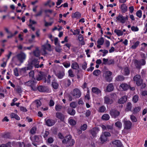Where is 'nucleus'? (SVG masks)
<instances>
[{
	"label": "nucleus",
	"instance_id": "nucleus-52",
	"mask_svg": "<svg viewBox=\"0 0 147 147\" xmlns=\"http://www.w3.org/2000/svg\"><path fill=\"white\" fill-rule=\"evenodd\" d=\"M131 108V104L130 102H128L127 107V111H130Z\"/></svg>",
	"mask_w": 147,
	"mask_h": 147
},
{
	"label": "nucleus",
	"instance_id": "nucleus-29",
	"mask_svg": "<svg viewBox=\"0 0 147 147\" xmlns=\"http://www.w3.org/2000/svg\"><path fill=\"white\" fill-rule=\"evenodd\" d=\"M68 113L71 115H74L76 113L75 111L71 108H69L67 110Z\"/></svg>",
	"mask_w": 147,
	"mask_h": 147
},
{
	"label": "nucleus",
	"instance_id": "nucleus-53",
	"mask_svg": "<svg viewBox=\"0 0 147 147\" xmlns=\"http://www.w3.org/2000/svg\"><path fill=\"white\" fill-rule=\"evenodd\" d=\"M42 9H41L37 14H35L34 16L35 17L40 16L42 15Z\"/></svg>",
	"mask_w": 147,
	"mask_h": 147
},
{
	"label": "nucleus",
	"instance_id": "nucleus-57",
	"mask_svg": "<svg viewBox=\"0 0 147 147\" xmlns=\"http://www.w3.org/2000/svg\"><path fill=\"white\" fill-rule=\"evenodd\" d=\"M138 97L137 95H135L133 98V100L135 102H136L138 100Z\"/></svg>",
	"mask_w": 147,
	"mask_h": 147
},
{
	"label": "nucleus",
	"instance_id": "nucleus-34",
	"mask_svg": "<svg viewBox=\"0 0 147 147\" xmlns=\"http://www.w3.org/2000/svg\"><path fill=\"white\" fill-rule=\"evenodd\" d=\"M10 116L11 118H15L18 120H19L20 119V117L16 114L15 113H11L10 115Z\"/></svg>",
	"mask_w": 147,
	"mask_h": 147
},
{
	"label": "nucleus",
	"instance_id": "nucleus-11",
	"mask_svg": "<svg viewBox=\"0 0 147 147\" xmlns=\"http://www.w3.org/2000/svg\"><path fill=\"white\" fill-rule=\"evenodd\" d=\"M24 84L26 86H30L31 89L34 90L36 88L34 86V81H29L27 82L24 83Z\"/></svg>",
	"mask_w": 147,
	"mask_h": 147
},
{
	"label": "nucleus",
	"instance_id": "nucleus-19",
	"mask_svg": "<svg viewBox=\"0 0 147 147\" xmlns=\"http://www.w3.org/2000/svg\"><path fill=\"white\" fill-rule=\"evenodd\" d=\"M120 86L123 90L126 91L129 88L130 85L126 83H123L120 85Z\"/></svg>",
	"mask_w": 147,
	"mask_h": 147
},
{
	"label": "nucleus",
	"instance_id": "nucleus-21",
	"mask_svg": "<svg viewBox=\"0 0 147 147\" xmlns=\"http://www.w3.org/2000/svg\"><path fill=\"white\" fill-rule=\"evenodd\" d=\"M92 90L93 93L96 94L101 95V91L96 87H93L92 88Z\"/></svg>",
	"mask_w": 147,
	"mask_h": 147
},
{
	"label": "nucleus",
	"instance_id": "nucleus-39",
	"mask_svg": "<svg viewBox=\"0 0 147 147\" xmlns=\"http://www.w3.org/2000/svg\"><path fill=\"white\" fill-rule=\"evenodd\" d=\"M110 117L107 114H105L103 115L102 117V119L104 120H107L109 119Z\"/></svg>",
	"mask_w": 147,
	"mask_h": 147
},
{
	"label": "nucleus",
	"instance_id": "nucleus-6",
	"mask_svg": "<svg viewBox=\"0 0 147 147\" xmlns=\"http://www.w3.org/2000/svg\"><path fill=\"white\" fill-rule=\"evenodd\" d=\"M116 19L118 22L122 24H124L126 20H128V17L127 16L124 17L122 15L119 14L116 17Z\"/></svg>",
	"mask_w": 147,
	"mask_h": 147
},
{
	"label": "nucleus",
	"instance_id": "nucleus-2",
	"mask_svg": "<svg viewBox=\"0 0 147 147\" xmlns=\"http://www.w3.org/2000/svg\"><path fill=\"white\" fill-rule=\"evenodd\" d=\"M62 142L67 147H71L74 144L75 140L72 139L71 135H68L65 136Z\"/></svg>",
	"mask_w": 147,
	"mask_h": 147
},
{
	"label": "nucleus",
	"instance_id": "nucleus-48",
	"mask_svg": "<svg viewBox=\"0 0 147 147\" xmlns=\"http://www.w3.org/2000/svg\"><path fill=\"white\" fill-rule=\"evenodd\" d=\"M106 109L104 106H102L99 108V111L100 112H103Z\"/></svg>",
	"mask_w": 147,
	"mask_h": 147
},
{
	"label": "nucleus",
	"instance_id": "nucleus-46",
	"mask_svg": "<svg viewBox=\"0 0 147 147\" xmlns=\"http://www.w3.org/2000/svg\"><path fill=\"white\" fill-rule=\"evenodd\" d=\"M70 106L72 108H75L77 107V104L75 102H73L70 104Z\"/></svg>",
	"mask_w": 147,
	"mask_h": 147
},
{
	"label": "nucleus",
	"instance_id": "nucleus-49",
	"mask_svg": "<svg viewBox=\"0 0 147 147\" xmlns=\"http://www.w3.org/2000/svg\"><path fill=\"white\" fill-rule=\"evenodd\" d=\"M137 16L139 18H141L142 16V12L141 10L138 11L136 13Z\"/></svg>",
	"mask_w": 147,
	"mask_h": 147
},
{
	"label": "nucleus",
	"instance_id": "nucleus-26",
	"mask_svg": "<svg viewBox=\"0 0 147 147\" xmlns=\"http://www.w3.org/2000/svg\"><path fill=\"white\" fill-rule=\"evenodd\" d=\"M64 83L65 86L67 87L71 85V82L70 80L67 79H65L64 80Z\"/></svg>",
	"mask_w": 147,
	"mask_h": 147
},
{
	"label": "nucleus",
	"instance_id": "nucleus-47",
	"mask_svg": "<svg viewBox=\"0 0 147 147\" xmlns=\"http://www.w3.org/2000/svg\"><path fill=\"white\" fill-rule=\"evenodd\" d=\"M69 123L70 124L72 125H75L76 123V121L74 120L70 119L69 120Z\"/></svg>",
	"mask_w": 147,
	"mask_h": 147
},
{
	"label": "nucleus",
	"instance_id": "nucleus-54",
	"mask_svg": "<svg viewBox=\"0 0 147 147\" xmlns=\"http://www.w3.org/2000/svg\"><path fill=\"white\" fill-rule=\"evenodd\" d=\"M87 127V125L85 124H84L81 126V129L83 131H84L86 129Z\"/></svg>",
	"mask_w": 147,
	"mask_h": 147
},
{
	"label": "nucleus",
	"instance_id": "nucleus-31",
	"mask_svg": "<svg viewBox=\"0 0 147 147\" xmlns=\"http://www.w3.org/2000/svg\"><path fill=\"white\" fill-rule=\"evenodd\" d=\"M40 51L38 48H36V50L33 52V53L35 56L38 57L40 55Z\"/></svg>",
	"mask_w": 147,
	"mask_h": 147
},
{
	"label": "nucleus",
	"instance_id": "nucleus-38",
	"mask_svg": "<svg viewBox=\"0 0 147 147\" xmlns=\"http://www.w3.org/2000/svg\"><path fill=\"white\" fill-rule=\"evenodd\" d=\"M104 42V39L103 38L101 37L97 41L98 44L100 45H102Z\"/></svg>",
	"mask_w": 147,
	"mask_h": 147
},
{
	"label": "nucleus",
	"instance_id": "nucleus-16",
	"mask_svg": "<svg viewBox=\"0 0 147 147\" xmlns=\"http://www.w3.org/2000/svg\"><path fill=\"white\" fill-rule=\"evenodd\" d=\"M46 125L48 126H51L53 125L55 123V121L52 119H49L45 120Z\"/></svg>",
	"mask_w": 147,
	"mask_h": 147
},
{
	"label": "nucleus",
	"instance_id": "nucleus-3",
	"mask_svg": "<svg viewBox=\"0 0 147 147\" xmlns=\"http://www.w3.org/2000/svg\"><path fill=\"white\" fill-rule=\"evenodd\" d=\"M46 49L49 51H52L51 45L50 44H46L42 46L41 49L42 55H45L47 54V53L46 51Z\"/></svg>",
	"mask_w": 147,
	"mask_h": 147
},
{
	"label": "nucleus",
	"instance_id": "nucleus-14",
	"mask_svg": "<svg viewBox=\"0 0 147 147\" xmlns=\"http://www.w3.org/2000/svg\"><path fill=\"white\" fill-rule=\"evenodd\" d=\"M99 129L98 127H94L89 130V132L92 135L94 136H96V134L98 133Z\"/></svg>",
	"mask_w": 147,
	"mask_h": 147
},
{
	"label": "nucleus",
	"instance_id": "nucleus-44",
	"mask_svg": "<svg viewBox=\"0 0 147 147\" xmlns=\"http://www.w3.org/2000/svg\"><path fill=\"white\" fill-rule=\"evenodd\" d=\"M68 73L69 76L71 77H73L75 75L73 74V71L71 69H69L68 71Z\"/></svg>",
	"mask_w": 147,
	"mask_h": 147
},
{
	"label": "nucleus",
	"instance_id": "nucleus-23",
	"mask_svg": "<svg viewBox=\"0 0 147 147\" xmlns=\"http://www.w3.org/2000/svg\"><path fill=\"white\" fill-rule=\"evenodd\" d=\"M134 64L136 68L138 69H140L141 68V65L139 61L135 59L134 61Z\"/></svg>",
	"mask_w": 147,
	"mask_h": 147
},
{
	"label": "nucleus",
	"instance_id": "nucleus-58",
	"mask_svg": "<svg viewBox=\"0 0 147 147\" xmlns=\"http://www.w3.org/2000/svg\"><path fill=\"white\" fill-rule=\"evenodd\" d=\"M141 108L140 107H137L135 108L134 110V113H137L139 112Z\"/></svg>",
	"mask_w": 147,
	"mask_h": 147
},
{
	"label": "nucleus",
	"instance_id": "nucleus-42",
	"mask_svg": "<svg viewBox=\"0 0 147 147\" xmlns=\"http://www.w3.org/2000/svg\"><path fill=\"white\" fill-rule=\"evenodd\" d=\"M52 86L53 88L55 89H57L58 87V83L55 82H52Z\"/></svg>",
	"mask_w": 147,
	"mask_h": 147
},
{
	"label": "nucleus",
	"instance_id": "nucleus-55",
	"mask_svg": "<svg viewBox=\"0 0 147 147\" xmlns=\"http://www.w3.org/2000/svg\"><path fill=\"white\" fill-rule=\"evenodd\" d=\"M14 75L16 76H19L18 70L17 68H15L13 70Z\"/></svg>",
	"mask_w": 147,
	"mask_h": 147
},
{
	"label": "nucleus",
	"instance_id": "nucleus-7",
	"mask_svg": "<svg viewBox=\"0 0 147 147\" xmlns=\"http://www.w3.org/2000/svg\"><path fill=\"white\" fill-rule=\"evenodd\" d=\"M105 78L107 82H110L111 81L112 78L111 77L112 72L110 71H107L105 72Z\"/></svg>",
	"mask_w": 147,
	"mask_h": 147
},
{
	"label": "nucleus",
	"instance_id": "nucleus-40",
	"mask_svg": "<svg viewBox=\"0 0 147 147\" xmlns=\"http://www.w3.org/2000/svg\"><path fill=\"white\" fill-rule=\"evenodd\" d=\"M140 44V42L138 41H137L131 47V48L133 49H135Z\"/></svg>",
	"mask_w": 147,
	"mask_h": 147
},
{
	"label": "nucleus",
	"instance_id": "nucleus-64",
	"mask_svg": "<svg viewBox=\"0 0 147 147\" xmlns=\"http://www.w3.org/2000/svg\"><path fill=\"white\" fill-rule=\"evenodd\" d=\"M16 92L18 93H21L22 92V88L20 86H18L16 88Z\"/></svg>",
	"mask_w": 147,
	"mask_h": 147
},
{
	"label": "nucleus",
	"instance_id": "nucleus-36",
	"mask_svg": "<svg viewBox=\"0 0 147 147\" xmlns=\"http://www.w3.org/2000/svg\"><path fill=\"white\" fill-rule=\"evenodd\" d=\"M115 125L118 128L120 129L122 126L121 122L119 121H117L115 123Z\"/></svg>",
	"mask_w": 147,
	"mask_h": 147
},
{
	"label": "nucleus",
	"instance_id": "nucleus-9",
	"mask_svg": "<svg viewBox=\"0 0 147 147\" xmlns=\"http://www.w3.org/2000/svg\"><path fill=\"white\" fill-rule=\"evenodd\" d=\"M36 78V80L38 81H40L43 79L44 80L45 82H46L47 81L46 76L45 74L42 72H40L39 73Z\"/></svg>",
	"mask_w": 147,
	"mask_h": 147
},
{
	"label": "nucleus",
	"instance_id": "nucleus-13",
	"mask_svg": "<svg viewBox=\"0 0 147 147\" xmlns=\"http://www.w3.org/2000/svg\"><path fill=\"white\" fill-rule=\"evenodd\" d=\"M39 61H38V59H32L31 62L30 64L33 66H34L36 68H38L39 67Z\"/></svg>",
	"mask_w": 147,
	"mask_h": 147
},
{
	"label": "nucleus",
	"instance_id": "nucleus-41",
	"mask_svg": "<svg viewBox=\"0 0 147 147\" xmlns=\"http://www.w3.org/2000/svg\"><path fill=\"white\" fill-rule=\"evenodd\" d=\"M100 71L98 70L97 69L94 70L93 72V74L96 76H98L100 74Z\"/></svg>",
	"mask_w": 147,
	"mask_h": 147
},
{
	"label": "nucleus",
	"instance_id": "nucleus-60",
	"mask_svg": "<svg viewBox=\"0 0 147 147\" xmlns=\"http://www.w3.org/2000/svg\"><path fill=\"white\" fill-rule=\"evenodd\" d=\"M131 30L133 31H137L139 30L138 28L137 27H135L134 26H132L131 27Z\"/></svg>",
	"mask_w": 147,
	"mask_h": 147
},
{
	"label": "nucleus",
	"instance_id": "nucleus-5",
	"mask_svg": "<svg viewBox=\"0 0 147 147\" xmlns=\"http://www.w3.org/2000/svg\"><path fill=\"white\" fill-rule=\"evenodd\" d=\"M133 80L138 86H140L143 82L142 80L141 79V76L139 75H136L134 77Z\"/></svg>",
	"mask_w": 147,
	"mask_h": 147
},
{
	"label": "nucleus",
	"instance_id": "nucleus-59",
	"mask_svg": "<svg viewBox=\"0 0 147 147\" xmlns=\"http://www.w3.org/2000/svg\"><path fill=\"white\" fill-rule=\"evenodd\" d=\"M87 64L86 62H84L82 65V68L83 69L85 70L87 68Z\"/></svg>",
	"mask_w": 147,
	"mask_h": 147
},
{
	"label": "nucleus",
	"instance_id": "nucleus-20",
	"mask_svg": "<svg viewBox=\"0 0 147 147\" xmlns=\"http://www.w3.org/2000/svg\"><path fill=\"white\" fill-rule=\"evenodd\" d=\"M56 76L59 79H61L65 76V73L63 71H59L56 74Z\"/></svg>",
	"mask_w": 147,
	"mask_h": 147
},
{
	"label": "nucleus",
	"instance_id": "nucleus-18",
	"mask_svg": "<svg viewBox=\"0 0 147 147\" xmlns=\"http://www.w3.org/2000/svg\"><path fill=\"white\" fill-rule=\"evenodd\" d=\"M37 89L39 91L42 92H45L48 91V88L47 86H38L37 88Z\"/></svg>",
	"mask_w": 147,
	"mask_h": 147
},
{
	"label": "nucleus",
	"instance_id": "nucleus-28",
	"mask_svg": "<svg viewBox=\"0 0 147 147\" xmlns=\"http://www.w3.org/2000/svg\"><path fill=\"white\" fill-rule=\"evenodd\" d=\"M71 67L74 69L77 70L79 68V66L77 62H74L71 64Z\"/></svg>",
	"mask_w": 147,
	"mask_h": 147
},
{
	"label": "nucleus",
	"instance_id": "nucleus-62",
	"mask_svg": "<svg viewBox=\"0 0 147 147\" xmlns=\"http://www.w3.org/2000/svg\"><path fill=\"white\" fill-rule=\"evenodd\" d=\"M115 61L113 59L110 60L108 61L107 63V64L110 65L111 64H113L114 63Z\"/></svg>",
	"mask_w": 147,
	"mask_h": 147
},
{
	"label": "nucleus",
	"instance_id": "nucleus-8",
	"mask_svg": "<svg viewBox=\"0 0 147 147\" xmlns=\"http://www.w3.org/2000/svg\"><path fill=\"white\" fill-rule=\"evenodd\" d=\"M72 95L74 98H79L81 95L80 90L77 88L74 89L73 90Z\"/></svg>",
	"mask_w": 147,
	"mask_h": 147
},
{
	"label": "nucleus",
	"instance_id": "nucleus-27",
	"mask_svg": "<svg viewBox=\"0 0 147 147\" xmlns=\"http://www.w3.org/2000/svg\"><path fill=\"white\" fill-rule=\"evenodd\" d=\"M33 66L30 64H28L27 67H25L22 69V70L24 72L26 71V70H30L32 69Z\"/></svg>",
	"mask_w": 147,
	"mask_h": 147
},
{
	"label": "nucleus",
	"instance_id": "nucleus-15",
	"mask_svg": "<svg viewBox=\"0 0 147 147\" xmlns=\"http://www.w3.org/2000/svg\"><path fill=\"white\" fill-rule=\"evenodd\" d=\"M104 103L107 104H111L113 102L112 99L110 98L109 95H107L104 97Z\"/></svg>",
	"mask_w": 147,
	"mask_h": 147
},
{
	"label": "nucleus",
	"instance_id": "nucleus-30",
	"mask_svg": "<svg viewBox=\"0 0 147 147\" xmlns=\"http://www.w3.org/2000/svg\"><path fill=\"white\" fill-rule=\"evenodd\" d=\"M123 71H124L123 74L125 75H128L129 74V69L127 67H125L123 68Z\"/></svg>",
	"mask_w": 147,
	"mask_h": 147
},
{
	"label": "nucleus",
	"instance_id": "nucleus-51",
	"mask_svg": "<svg viewBox=\"0 0 147 147\" xmlns=\"http://www.w3.org/2000/svg\"><path fill=\"white\" fill-rule=\"evenodd\" d=\"M130 119L133 122H136L137 121L136 118L133 115L130 116Z\"/></svg>",
	"mask_w": 147,
	"mask_h": 147
},
{
	"label": "nucleus",
	"instance_id": "nucleus-56",
	"mask_svg": "<svg viewBox=\"0 0 147 147\" xmlns=\"http://www.w3.org/2000/svg\"><path fill=\"white\" fill-rule=\"evenodd\" d=\"M63 64L65 67L66 68L69 67L71 65L70 63L69 62L68 63H63Z\"/></svg>",
	"mask_w": 147,
	"mask_h": 147
},
{
	"label": "nucleus",
	"instance_id": "nucleus-37",
	"mask_svg": "<svg viewBox=\"0 0 147 147\" xmlns=\"http://www.w3.org/2000/svg\"><path fill=\"white\" fill-rule=\"evenodd\" d=\"M62 108V106L61 105L57 104L55 106V109L56 111H60Z\"/></svg>",
	"mask_w": 147,
	"mask_h": 147
},
{
	"label": "nucleus",
	"instance_id": "nucleus-45",
	"mask_svg": "<svg viewBox=\"0 0 147 147\" xmlns=\"http://www.w3.org/2000/svg\"><path fill=\"white\" fill-rule=\"evenodd\" d=\"M30 139L32 141H34L36 142H38L39 140L38 137L37 136H35L34 137L33 139H32L31 137H30Z\"/></svg>",
	"mask_w": 147,
	"mask_h": 147
},
{
	"label": "nucleus",
	"instance_id": "nucleus-32",
	"mask_svg": "<svg viewBox=\"0 0 147 147\" xmlns=\"http://www.w3.org/2000/svg\"><path fill=\"white\" fill-rule=\"evenodd\" d=\"M102 143H103L107 141V138L103 135L102 134L100 138Z\"/></svg>",
	"mask_w": 147,
	"mask_h": 147
},
{
	"label": "nucleus",
	"instance_id": "nucleus-35",
	"mask_svg": "<svg viewBox=\"0 0 147 147\" xmlns=\"http://www.w3.org/2000/svg\"><path fill=\"white\" fill-rule=\"evenodd\" d=\"M114 32L119 36H122L123 35V31L119 30L116 29L114 30Z\"/></svg>",
	"mask_w": 147,
	"mask_h": 147
},
{
	"label": "nucleus",
	"instance_id": "nucleus-1",
	"mask_svg": "<svg viewBox=\"0 0 147 147\" xmlns=\"http://www.w3.org/2000/svg\"><path fill=\"white\" fill-rule=\"evenodd\" d=\"M26 54L24 53L21 51L15 56L12 58V61L15 63L16 65H17V63L18 61H19L21 64L23 63L26 59Z\"/></svg>",
	"mask_w": 147,
	"mask_h": 147
},
{
	"label": "nucleus",
	"instance_id": "nucleus-63",
	"mask_svg": "<svg viewBox=\"0 0 147 147\" xmlns=\"http://www.w3.org/2000/svg\"><path fill=\"white\" fill-rule=\"evenodd\" d=\"M29 76L32 78H33L34 77V71H30L29 73Z\"/></svg>",
	"mask_w": 147,
	"mask_h": 147
},
{
	"label": "nucleus",
	"instance_id": "nucleus-24",
	"mask_svg": "<svg viewBox=\"0 0 147 147\" xmlns=\"http://www.w3.org/2000/svg\"><path fill=\"white\" fill-rule=\"evenodd\" d=\"M81 14L78 12H76L72 14L71 17L73 18H76L77 19H79L81 17Z\"/></svg>",
	"mask_w": 147,
	"mask_h": 147
},
{
	"label": "nucleus",
	"instance_id": "nucleus-50",
	"mask_svg": "<svg viewBox=\"0 0 147 147\" xmlns=\"http://www.w3.org/2000/svg\"><path fill=\"white\" fill-rule=\"evenodd\" d=\"M36 127H33L30 129V132L31 134H34L36 133Z\"/></svg>",
	"mask_w": 147,
	"mask_h": 147
},
{
	"label": "nucleus",
	"instance_id": "nucleus-4",
	"mask_svg": "<svg viewBox=\"0 0 147 147\" xmlns=\"http://www.w3.org/2000/svg\"><path fill=\"white\" fill-rule=\"evenodd\" d=\"M124 124V128L125 130H128L131 129L132 127V123L129 120H124L123 121Z\"/></svg>",
	"mask_w": 147,
	"mask_h": 147
},
{
	"label": "nucleus",
	"instance_id": "nucleus-61",
	"mask_svg": "<svg viewBox=\"0 0 147 147\" xmlns=\"http://www.w3.org/2000/svg\"><path fill=\"white\" fill-rule=\"evenodd\" d=\"M141 65H144L146 64V61L145 59H142L139 61Z\"/></svg>",
	"mask_w": 147,
	"mask_h": 147
},
{
	"label": "nucleus",
	"instance_id": "nucleus-25",
	"mask_svg": "<svg viewBox=\"0 0 147 147\" xmlns=\"http://www.w3.org/2000/svg\"><path fill=\"white\" fill-rule=\"evenodd\" d=\"M114 86L112 83L109 84L107 87V92H110L114 89Z\"/></svg>",
	"mask_w": 147,
	"mask_h": 147
},
{
	"label": "nucleus",
	"instance_id": "nucleus-22",
	"mask_svg": "<svg viewBox=\"0 0 147 147\" xmlns=\"http://www.w3.org/2000/svg\"><path fill=\"white\" fill-rule=\"evenodd\" d=\"M127 100V96H124L119 99L118 101V103L119 104H123L126 102Z\"/></svg>",
	"mask_w": 147,
	"mask_h": 147
},
{
	"label": "nucleus",
	"instance_id": "nucleus-10",
	"mask_svg": "<svg viewBox=\"0 0 147 147\" xmlns=\"http://www.w3.org/2000/svg\"><path fill=\"white\" fill-rule=\"evenodd\" d=\"M110 144L114 147H120L121 146V143L118 140H115L112 141Z\"/></svg>",
	"mask_w": 147,
	"mask_h": 147
},
{
	"label": "nucleus",
	"instance_id": "nucleus-43",
	"mask_svg": "<svg viewBox=\"0 0 147 147\" xmlns=\"http://www.w3.org/2000/svg\"><path fill=\"white\" fill-rule=\"evenodd\" d=\"M121 8L123 11L125 12L127 11V7L125 4H123L121 5Z\"/></svg>",
	"mask_w": 147,
	"mask_h": 147
},
{
	"label": "nucleus",
	"instance_id": "nucleus-33",
	"mask_svg": "<svg viewBox=\"0 0 147 147\" xmlns=\"http://www.w3.org/2000/svg\"><path fill=\"white\" fill-rule=\"evenodd\" d=\"M125 79V78L121 75H118L115 78V80L117 81H123Z\"/></svg>",
	"mask_w": 147,
	"mask_h": 147
},
{
	"label": "nucleus",
	"instance_id": "nucleus-12",
	"mask_svg": "<svg viewBox=\"0 0 147 147\" xmlns=\"http://www.w3.org/2000/svg\"><path fill=\"white\" fill-rule=\"evenodd\" d=\"M110 114L112 117L116 118L120 114V113L118 111L112 110L110 111Z\"/></svg>",
	"mask_w": 147,
	"mask_h": 147
},
{
	"label": "nucleus",
	"instance_id": "nucleus-17",
	"mask_svg": "<svg viewBox=\"0 0 147 147\" xmlns=\"http://www.w3.org/2000/svg\"><path fill=\"white\" fill-rule=\"evenodd\" d=\"M56 117L60 120L61 121H63L65 119L64 115L61 113L57 112L56 113Z\"/></svg>",
	"mask_w": 147,
	"mask_h": 147
}]
</instances>
